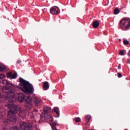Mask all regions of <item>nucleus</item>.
<instances>
[{
  "label": "nucleus",
  "instance_id": "nucleus-1",
  "mask_svg": "<svg viewBox=\"0 0 130 130\" xmlns=\"http://www.w3.org/2000/svg\"><path fill=\"white\" fill-rule=\"evenodd\" d=\"M19 80L20 90L25 94H33L34 92L33 85L21 77L19 78Z\"/></svg>",
  "mask_w": 130,
  "mask_h": 130
},
{
  "label": "nucleus",
  "instance_id": "nucleus-2",
  "mask_svg": "<svg viewBox=\"0 0 130 130\" xmlns=\"http://www.w3.org/2000/svg\"><path fill=\"white\" fill-rule=\"evenodd\" d=\"M22 113V111L20 108H18V106H16L15 108L10 110L8 113L7 116L8 118L5 119L4 123L6 124H9L10 122H15L17 121V117L16 116V113Z\"/></svg>",
  "mask_w": 130,
  "mask_h": 130
},
{
  "label": "nucleus",
  "instance_id": "nucleus-3",
  "mask_svg": "<svg viewBox=\"0 0 130 130\" xmlns=\"http://www.w3.org/2000/svg\"><path fill=\"white\" fill-rule=\"evenodd\" d=\"M9 89L10 88L7 87H2V91L3 93H6L7 94V97L8 99L9 102H11V103H13L14 102V99L15 96H14V92L12 91H9Z\"/></svg>",
  "mask_w": 130,
  "mask_h": 130
},
{
  "label": "nucleus",
  "instance_id": "nucleus-4",
  "mask_svg": "<svg viewBox=\"0 0 130 130\" xmlns=\"http://www.w3.org/2000/svg\"><path fill=\"white\" fill-rule=\"evenodd\" d=\"M120 26L122 30H127L130 28V18H124L120 22Z\"/></svg>",
  "mask_w": 130,
  "mask_h": 130
},
{
  "label": "nucleus",
  "instance_id": "nucleus-5",
  "mask_svg": "<svg viewBox=\"0 0 130 130\" xmlns=\"http://www.w3.org/2000/svg\"><path fill=\"white\" fill-rule=\"evenodd\" d=\"M20 127L22 130H31L32 129V124L25 122H20Z\"/></svg>",
  "mask_w": 130,
  "mask_h": 130
},
{
  "label": "nucleus",
  "instance_id": "nucleus-6",
  "mask_svg": "<svg viewBox=\"0 0 130 130\" xmlns=\"http://www.w3.org/2000/svg\"><path fill=\"white\" fill-rule=\"evenodd\" d=\"M25 100L27 104L25 106V108L27 110L28 109L29 110H31V109H32V107H33V106L32 105V100L28 96H26Z\"/></svg>",
  "mask_w": 130,
  "mask_h": 130
},
{
  "label": "nucleus",
  "instance_id": "nucleus-7",
  "mask_svg": "<svg viewBox=\"0 0 130 130\" xmlns=\"http://www.w3.org/2000/svg\"><path fill=\"white\" fill-rule=\"evenodd\" d=\"M50 13H51L52 15H58L60 12L59 11V9L57 7L54 6L50 9Z\"/></svg>",
  "mask_w": 130,
  "mask_h": 130
},
{
  "label": "nucleus",
  "instance_id": "nucleus-8",
  "mask_svg": "<svg viewBox=\"0 0 130 130\" xmlns=\"http://www.w3.org/2000/svg\"><path fill=\"white\" fill-rule=\"evenodd\" d=\"M51 111V108L45 107L44 108V117H50V112Z\"/></svg>",
  "mask_w": 130,
  "mask_h": 130
},
{
  "label": "nucleus",
  "instance_id": "nucleus-9",
  "mask_svg": "<svg viewBox=\"0 0 130 130\" xmlns=\"http://www.w3.org/2000/svg\"><path fill=\"white\" fill-rule=\"evenodd\" d=\"M26 97L27 96H26L23 93H21V94H19L18 98L19 102H20V103H23V101H24V100H25Z\"/></svg>",
  "mask_w": 130,
  "mask_h": 130
},
{
  "label": "nucleus",
  "instance_id": "nucleus-10",
  "mask_svg": "<svg viewBox=\"0 0 130 130\" xmlns=\"http://www.w3.org/2000/svg\"><path fill=\"white\" fill-rule=\"evenodd\" d=\"M41 102L42 101H41V99L38 98H35L34 99V103L35 105V106H39V105H41Z\"/></svg>",
  "mask_w": 130,
  "mask_h": 130
},
{
  "label": "nucleus",
  "instance_id": "nucleus-11",
  "mask_svg": "<svg viewBox=\"0 0 130 130\" xmlns=\"http://www.w3.org/2000/svg\"><path fill=\"white\" fill-rule=\"evenodd\" d=\"M43 88L45 90H48L49 89V84L48 82L45 81L44 82Z\"/></svg>",
  "mask_w": 130,
  "mask_h": 130
},
{
  "label": "nucleus",
  "instance_id": "nucleus-12",
  "mask_svg": "<svg viewBox=\"0 0 130 130\" xmlns=\"http://www.w3.org/2000/svg\"><path fill=\"white\" fill-rule=\"evenodd\" d=\"M53 111L55 112V113L58 115L57 117H59V109H58V107H54L53 109Z\"/></svg>",
  "mask_w": 130,
  "mask_h": 130
},
{
  "label": "nucleus",
  "instance_id": "nucleus-13",
  "mask_svg": "<svg viewBox=\"0 0 130 130\" xmlns=\"http://www.w3.org/2000/svg\"><path fill=\"white\" fill-rule=\"evenodd\" d=\"M99 24H100L99 21L96 20L93 22L92 26L94 28H98V27H99Z\"/></svg>",
  "mask_w": 130,
  "mask_h": 130
},
{
  "label": "nucleus",
  "instance_id": "nucleus-14",
  "mask_svg": "<svg viewBox=\"0 0 130 130\" xmlns=\"http://www.w3.org/2000/svg\"><path fill=\"white\" fill-rule=\"evenodd\" d=\"M49 116L48 117V116H47V117H45V119L46 120H48V121H50V122H53V118H52V116L50 115H49Z\"/></svg>",
  "mask_w": 130,
  "mask_h": 130
},
{
  "label": "nucleus",
  "instance_id": "nucleus-15",
  "mask_svg": "<svg viewBox=\"0 0 130 130\" xmlns=\"http://www.w3.org/2000/svg\"><path fill=\"white\" fill-rule=\"evenodd\" d=\"M7 70V67L5 66L0 64V72H5Z\"/></svg>",
  "mask_w": 130,
  "mask_h": 130
},
{
  "label": "nucleus",
  "instance_id": "nucleus-16",
  "mask_svg": "<svg viewBox=\"0 0 130 130\" xmlns=\"http://www.w3.org/2000/svg\"><path fill=\"white\" fill-rule=\"evenodd\" d=\"M85 119L86 121V122H89V121H90V119H91V116L90 115H87L85 118Z\"/></svg>",
  "mask_w": 130,
  "mask_h": 130
},
{
  "label": "nucleus",
  "instance_id": "nucleus-17",
  "mask_svg": "<svg viewBox=\"0 0 130 130\" xmlns=\"http://www.w3.org/2000/svg\"><path fill=\"white\" fill-rule=\"evenodd\" d=\"M10 130H20V129L18 127V126H14L11 127Z\"/></svg>",
  "mask_w": 130,
  "mask_h": 130
},
{
  "label": "nucleus",
  "instance_id": "nucleus-18",
  "mask_svg": "<svg viewBox=\"0 0 130 130\" xmlns=\"http://www.w3.org/2000/svg\"><path fill=\"white\" fill-rule=\"evenodd\" d=\"M6 76L8 78H12V76H13V73H12V72H10L7 73Z\"/></svg>",
  "mask_w": 130,
  "mask_h": 130
},
{
  "label": "nucleus",
  "instance_id": "nucleus-19",
  "mask_svg": "<svg viewBox=\"0 0 130 130\" xmlns=\"http://www.w3.org/2000/svg\"><path fill=\"white\" fill-rule=\"evenodd\" d=\"M18 76V74H17V72H15L13 74H12V79H17V76Z\"/></svg>",
  "mask_w": 130,
  "mask_h": 130
},
{
  "label": "nucleus",
  "instance_id": "nucleus-20",
  "mask_svg": "<svg viewBox=\"0 0 130 130\" xmlns=\"http://www.w3.org/2000/svg\"><path fill=\"white\" fill-rule=\"evenodd\" d=\"M119 13V10L118 8H116L114 10V14L115 15H117Z\"/></svg>",
  "mask_w": 130,
  "mask_h": 130
},
{
  "label": "nucleus",
  "instance_id": "nucleus-21",
  "mask_svg": "<svg viewBox=\"0 0 130 130\" xmlns=\"http://www.w3.org/2000/svg\"><path fill=\"white\" fill-rule=\"evenodd\" d=\"M123 43L124 45H128V44H129V42L128 41H127V40H124L123 41Z\"/></svg>",
  "mask_w": 130,
  "mask_h": 130
},
{
  "label": "nucleus",
  "instance_id": "nucleus-22",
  "mask_svg": "<svg viewBox=\"0 0 130 130\" xmlns=\"http://www.w3.org/2000/svg\"><path fill=\"white\" fill-rule=\"evenodd\" d=\"M8 83H9V81L6 79H4L2 81V84H3V85H7Z\"/></svg>",
  "mask_w": 130,
  "mask_h": 130
},
{
  "label": "nucleus",
  "instance_id": "nucleus-23",
  "mask_svg": "<svg viewBox=\"0 0 130 130\" xmlns=\"http://www.w3.org/2000/svg\"><path fill=\"white\" fill-rule=\"evenodd\" d=\"M6 78V75L4 74H0V79L2 80Z\"/></svg>",
  "mask_w": 130,
  "mask_h": 130
},
{
  "label": "nucleus",
  "instance_id": "nucleus-24",
  "mask_svg": "<svg viewBox=\"0 0 130 130\" xmlns=\"http://www.w3.org/2000/svg\"><path fill=\"white\" fill-rule=\"evenodd\" d=\"M7 87H9V88H11V87H13V84L12 83H10L9 81L7 84Z\"/></svg>",
  "mask_w": 130,
  "mask_h": 130
},
{
  "label": "nucleus",
  "instance_id": "nucleus-25",
  "mask_svg": "<svg viewBox=\"0 0 130 130\" xmlns=\"http://www.w3.org/2000/svg\"><path fill=\"white\" fill-rule=\"evenodd\" d=\"M80 121H81V118H80V117H77L75 119L76 122H80Z\"/></svg>",
  "mask_w": 130,
  "mask_h": 130
},
{
  "label": "nucleus",
  "instance_id": "nucleus-26",
  "mask_svg": "<svg viewBox=\"0 0 130 130\" xmlns=\"http://www.w3.org/2000/svg\"><path fill=\"white\" fill-rule=\"evenodd\" d=\"M124 53V52L123 51V50H120L119 53L120 55H123Z\"/></svg>",
  "mask_w": 130,
  "mask_h": 130
},
{
  "label": "nucleus",
  "instance_id": "nucleus-27",
  "mask_svg": "<svg viewBox=\"0 0 130 130\" xmlns=\"http://www.w3.org/2000/svg\"><path fill=\"white\" fill-rule=\"evenodd\" d=\"M117 74H118V78H121V77H122V75L121 74V73H118Z\"/></svg>",
  "mask_w": 130,
  "mask_h": 130
},
{
  "label": "nucleus",
  "instance_id": "nucleus-28",
  "mask_svg": "<svg viewBox=\"0 0 130 130\" xmlns=\"http://www.w3.org/2000/svg\"><path fill=\"white\" fill-rule=\"evenodd\" d=\"M126 63H130V59H128L126 61Z\"/></svg>",
  "mask_w": 130,
  "mask_h": 130
},
{
  "label": "nucleus",
  "instance_id": "nucleus-29",
  "mask_svg": "<svg viewBox=\"0 0 130 130\" xmlns=\"http://www.w3.org/2000/svg\"><path fill=\"white\" fill-rule=\"evenodd\" d=\"M118 69L119 70H120V69H121L120 64H119L118 65Z\"/></svg>",
  "mask_w": 130,
  "mask_h": 130
},
{
  "label": "nucleus",
  "instance_id": "nucleus-30",
  "mask_svg": "<svg viewBox=\"0 0 130 130\" xmlns=\"http://www.w3.org/2000/svg\"><path fill=\"white\" fill-rule=\"evenodd\" d=\"M34 111H35V112H38V110L37 109H34Z\"/></svg>",
  "mask_w": 130,
  "mask_h": 130
},
{
  "label": "nucleus",
  "instance_id": "nucleus-31",
  "mask_svg": "<svg viewBox=\"0 0 130 130\" xmlns=\"http://www.w3.org/2000/svg\"><path fill=\"white\" fill-rule=\"evenodd\" d=\"M7 107H8V108L11 107V104H8Z\"/></svg>",
  "mask_w": 130,
  "mask_h": 130
},
{
  "label": "nucleus",
  "instance_id": "nucleus-32",
  "mask_svg": "<svg viewBox=\"0 0 130 130\" xmlns=\"http://www.w3.org/2000/svg\"><path fill=\"white\" fill-rule=\"evenodd\" d=\"M2 130H8V128H7L6 127H4V128H3Z\"/></svg>",
  "mask_w": 130,
  "mask_h": 130
},
{
  "label": "nucleus",
  "instance_id": "nucleus-33",
  "mask_svg": "<svg viewBox=\"0 0 130 130\" xmlns=\"http://www.w3.org/2000/svg\"><path fill=\"white\" fill-rule=\"evenodd\" d=\"M20 62H21V60H18L17 61V63H20Z\"/></svg>",
  "mask_w": 130,
  "mask_h": 130
},
{
  "label": "nucleus",
  "instance_id": "nucleus-34",
  "mask_svg": "<svg viewBox=\"0 0 130 130\" xmlns=\"http://www.w3.org/2000/svg\"><path fill=\"white\" fill-rule=\"evenodd\" d=\"M44 11H45V9H44V10H43V13H44Z\"/></svg>",
  "mask_w": 130,
  "mask_h": 130
},
{
  "label": "nucleus",
  "instance_id": "nucleus-35",
  "mask_svg": "<svg viewBox=\"0 0 130 130\" xmlns=\"http://www.w3.org/2000/svg\"><path fill=\"white\" fill-rule=\"evenodd\" d=\"M119 41H121V39H119Z\"/></svg>",
  "mask_w": 130,
  "mask_h": 130
}]
</instances>
